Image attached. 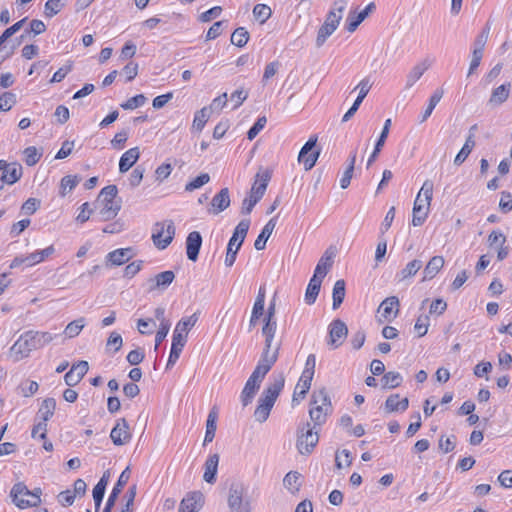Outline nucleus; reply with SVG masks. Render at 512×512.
Returning a JSON list of instances; mask_svg holds the SVG:
<instances>
[{"mask_svg": "<svg viewBox=\"0 0 512 512\" xmlns=\"http://www.w3.org/2000/svg\"><path fill=\"white\" fill-rule=\"evenodd\" d=\"M250 227V220L243 219L235 227L232 237L228 242L227 247H231L234 250H239L247 236Z\"/></svg>", "mask_w": 512, "mask_h": 512, "instance_id": "a211bd4d", "label": "nucleus"}, {"mask_svg": "<svg viewBox=\"0 0 512 512\" xmlns=\"http://www.w3.org/2000/svg\"><path fill=\"white\" fill-rule=\"evenodd\" d=\"M175 274L173 271L167 270L157 274L154 278L149 280L151 283L149 287V291H153L156 289H165L167 288L174 280Z\"/></svg>", "mask_w": 512, "mask_h": 512, "instance_id": "a878e982", "label": "nucleus"}, {"mask_svg": "<svg viewBox=\"0 0 512 512\" xmlns=\"http://www.w3.org/2000/svg\"><path fill=\"white\" fill-rule=\"evenodd\" d=\"M22 173V166L14 162L11 163L10 167L3 172L1 178L6 184L12 185L20 180Z\"/></svg>", "mask_w": 512, "mask_h": 512, "instance_id": "4c0bfd02", "label": "nucleus"}, {"mask_svg": "<svg viewBox=\"0 0 512 512\" xmlns=\"http://www.w3.org/2000/svg\"><path fill=\"white\" fill-rule=\"evenodd\" d=\"M328 345L332 349L339 348L348 335V328L344 321L340 319L333 320L329 325Z\"/></svg>", "mask_w": 512, "mask_h": 512, "instance_id": "9b49d317", "label": "nucleus"}, {"mask_svg": "<svg viewBox=\"0 0 512 512\" xmlns=\"http://www.w3.org/2000/svg\"><path fill=\"white\" fill-rule=\"evenodd\" d=\"M210 181V176L207 173H202L192 181L188 182L185 186V191L192 192L196 189L201 188Z\"/></svg>", "mask_w": 512, "mask_h": 512, "instance_id": "13d9d810", "label": "nucleus"}, {"mask_svg": "<svg viewBox=\"0 0 512 512\" xmlns=\"http://www.w3.org/2000/svg\"><path fill=\"white\" fill-rule=\"evenodd\" d=\"M403 381L400 373L389 371L385 373L381 379L382 388L393 389L399 387Z\"/></svg>", "mask_w": 512, "mask_h": 512, "instance_id": "c03bdc74", "label": "nucleus"}, {"mask_svg": "<svg viewBox=\"0 0 512 512\" xmlns=\"http://www.w3.org/2000/svg\"><path fill=\"white\" fill-rule=\"evenodd\" d=\"M443 95H444V91H443L442 88H437L433 92V94L431 95V97L429 99L428 106H427V108L425 109L424 113L421 116L420 123L425 122L430 117V115L432 114L434 108L436 107V105L442 99Z\"/></svg>", "mask_w": 512, "mask_h": 512, "instance_id": "79ce46f5", "label": "nucleus"}, {"mask_svg": "<svg viewBox=\"0 0 512 512\" xmlns=\"http://www.w3.org/2000/svg\"><path fill=\"white\" fill-rule=\"evenodd\" d=\"M118 194V189L116 185H108L104 187L98 196L97 202H117L115 200Z\"/></svg>", "mask_w": 512, "mask_h": 512, "instance_id": "6e6d98bb", "label": "nucleus"}, {"mask_svg": "<svg viewBox=\"0 0 512 512\" xmlns=\"http://www.w3.org/2000/svg\"><path fill=\"white\" fill-rule=\"evenodd\" d=\"M276 330L277 327L269 323H265L262 327V335L265 340L258 364L269 369L276 363L281 347V340L275 338Z\"/></svg>", "mask_w": 512, "mask_h": 512, "instance_id": "f03ea898", "label": "nucleus"}, {"mask_svg": "<svg viewBox=\"0 0 512 512\" xmlns=\"http://www.w3.org/2000/svg\"><path fill=\"white\" fill-rule=\"evenodd\" d=\"M269 371V368L257 364L241 392V402L243 406H247L252 402L256 392L260 388L261 382Z\"/></svg>", "mask_w": 512, "mask_h": 512, "instance_id": "0eeeda50", "label": "nucleus"}, {"mask_svg": "<svg viewBox=\"0 0 512 512\" xmlns=\"http://www.w3.org/2000/svg\"><path fill=\"white\" fill-rule=\"evenodd\" d=\"M399 299L396 296L386 298L379 306L382 317L387 322H391L395 319L399 312Z\"/></svg>", "mask_w": 512, "mask_h": 512, "instance_id": "6ab92c4d", "label": "nucleus"}, {"mask_svg": "<svg viewBox=\"0 0 512 512\" xmlns=\"http://www.w3.org/2000/svg\"><path fill=\"white\" fill-rule=\"evenodd\" d=\"M390 127H391V119H387L384 123V126L382 128L380 136L375 144L374 150L368 159L367 167H370V165L377 159V157H378L379 153L381 152V150L385 144V141L388 137Z\"/></svg>", "mask_w": 512, "mask_h": 512, "instance_id": "c85d7f7f", "label": "nucleus"}, {"mask_svg": "<svg viewBox=\"0 0 512 512\" xmlns=\"http://www.w3.org/2000/svg\"><path fill=\"white\" fill-rule=\"evenodd\" d=\"M140 151L138 147L131 148L122 154L119 160V171L127 172L139 159Z\"/></svg>", "mask_w": 512, "mask_h": 512, "instance_id": "bb28decb", "label": "nucleus"}, {"mask_svg": "<svg viewBox=\"0 0 512 512\" xmlns=\"http://www.w3.org/2000/svg\"><path fill=\"white\" fill-rule=\"evenodd\" d=\"M334 256L335 254L333 251H331L330 249L326 250L322 257L320 258V260L318 261L314 274L324 278L333 265Z\"/></svg>", "mask_w": 512, "mask_h": 512, "instance_id": "473e14b6", "label": "nucleus"}, {"mask_svg": "<svg viewBox=\"0 0 512 512\" xmlns=\"http://www.w3.org/2000/svg\"><path fill=\"white\" fill-rule=\"evenodd\" d=\"M95 209H98V218L101 222H106L114 219L120 209V202H96Z\"/></svg>", "mask_w": 512, "mask_h": 512, "instance_id": "f3484780", "label": "nucleus"}, {"mask_svg": "<svg viewBox=\"0 0 512 512\" xmlns=\"http://www.w3.org/2000/svg\"><path fill=\"white\" fill-rule=\"evenodd\" d=\"M312 379H313L312 377H308L306 375H301V377L295 387V390H294L293 399H292L293 402L298 401L299 398L303 399L306 396L307 392L310 389Z\"/></svg>", "mask_w": 512, "mask_h": 512, "instance_id": "ea45409f", "label": "nucleus"}, {"mask_svg": "<svg viewBox=\"0 0 512 512\" xmlns=\"http://www.w3.org/2000/svg\"><path fill=\"white\" fill-rule=\"evenodd\" d=\"M301 474L297 471L288 472L284 479L283 485L284 487L291 492L292 494H296L299 492L301 487Z\"/></svg>", "mask_w": 512, "mask_h": 512, "instance_id": "e433bc0d", "label": "nucleus"}, {"mask_svg": "<svg viewBox=\"0 0 512 512\" xmlns=\"http://www.w3.org/2000/svg\"><path fill=\"white\" fill-rule=\"evenodd\" d=\"M80 180L81 178L76 175H67L63 177L60 184V195L64 197L68 192L72 191Z\"/></svg>", "mask_w": 512, "mask_h": 512, "instance_id": "8fccbe9b", "label": "nucleus"}, {"mask_svg": "<svg viewBox=\"0 0 512 512\" xmlns=\"http://www.w3.org/2000/svg\"><path fill=\"white\" fill-rule=\"evenodd\" d=\"M219 463V455L213 454L208 457L205 462L203 479L210 484H213L216 481V474L218 470Z\"/></svg>", "mask_w": 512, "mask_h": 512, "instance_id": "7c9ffc66", "label": "nucleus"}, {"mask_svg": "<svg viewBox=\"0 0 512 512\" xmlns=\"http://www.w3.org/2000/svg\"><path fill=\"white\" fill-rule=\"evenodd\" d=\"M444 263L445 261L442 256L432 257L424 268L422 281L433 279L442 269Z\"/></svg>", "mask_w": 512, "mask_h": 512, "instance_id": "c756f323", "label": "nucleus"}, {"mask_svg": "<svg viewBox=\"0 0 512 512\" xmlns=\"http://www.w3.org/2000/svg\"><path fill=\"white\" fill-rule=\"evenodd\" d=\"M429 67L430 63L428 60H424L414 66L407 76L406 87L411 88L422 77V75Z\"/></svg>", "mask_w": 512, "mask_h": 512, "instance_id": "f704fd0d", "label": "nucleus"}, {"mask_svg": "<svg viewBox=\"0 0 512 512\" xmlns=\"http://www.w3.org/2000/svg\"><path fill=\"white\" fill-rule=\"evenodd\" d=\"M309 422L298 430L297 449L301 454H310L319 441L318 431Z\"/></svg>", "mask_w": 512, "mask_h": 512, "instance_id": "1a4fd4ad", "label": "nucleus"}, {"mask_svg": "<svg viewBox=\"0 0 512 512\" xmlns=\"http://www.w3.org/2000/svg\"><path fill=\"white\" fill-rule=\"evenodd\" d=\"M156 327L155 320L148 319H139L137 321V329L141 334H151L153 333V329Z\"/></svg>", "mask_w": 512, "mask_h": 512, "instance_id": "338daca9", "label": "nucleus"}, {"mask_svg": "<svg viewBox=\"0 0 512 512\" xmlns=\"http://www.w3.org/2000/svg\"><path fill=\"white\" fill-rule=\"evenodd\" d=\"M25 334L21 335L20 338L14 343L11 350L16 354H20L22 357H26L32 351L28 346V342L25 341Z\"/></svg>", "mask_w": 512, "mask_h": 512, "instance_id": "bf43d9fd", "label": "nucleus"}, {"mask_svg": "<svg viewBox=\"0 0 512 512\" xmlns=\"http://www.w3.org/2000/svg\"><path fill=\"white\" fill-rule=\"evenodd\" d=\"M217 417H218L217 411L215 410V408H213L209 412L207 421H206V432H205V437H204V442H203L204 445L212 442L215 437V432L217 429V425H216Z\"/></svg>", "mask_w": 512, "mask_h": 512, "instance_id": "c9c22d12", "label": "nucleus"}, {"mask_svg": "<svg viewBox=\"0 0 512 512\" xmlns=\"http://www.w3.org/2000/svg\"><path fill=\"white\" fill-rule=\"evenodd\" d=\"M511 83L506 82L492 90L488 103L491 106H500L510 95Z\"/></svg>", "mask_w": 512, "mask_h": 512, "instance_id": "b1692460", "label": "nucleus"}, {"mask_svg": "<svg viewBox=\"0 0 512 512\" xmlns=\"http://www.w3.org/2000/svg\"><path fill=\"white\" fill-rule=\"evenodd\" d=\"M345 281L343 279L337 280L333 287V309H337L345 298Z\"/></svg>", "mask_w": 512, "mask_h": 512, "instance_id": "a18cd8bd", "label": "nucleus"}, {"mask_svg": "<svg viewBox=\"0 0 512 512\" xmlns=\"http://www.w3.org/2000/svg\"><path fill=\"white\" fill-rule=\"evenodd\" d=\"M55 252V248L53 245L46 247L45 249L35 251L26 256V260H28V266H33L38 263H41L46 258L51 256Z\"/></svg>", "mask_w": 512, "mask_h": 512, "instance_id": "a19ab883", "label": "nucleus"}, {"mask_svg": "<svg viewBox=\"0 0 512 512\" xmlns=\"http://www.w3.org/2000/svg\"><path fill=\"white\" fill-rule=\"evenodd\" d=\"M269 180L270 174L268 171L257 173L255 181L251 187L250 194L261 199L265 194Z\"/></svg>", "mask_w": 512, "mask_h": 512, "instance_id": "393cba45", "label": "nucleus"}, {"mask_svg": "<svg viewBox=\"0 0 512 512\" xmlns=\"http://www.w3.org/2000/svg\"><path fill=\"white\" fill-rule=\"evenodd\" d=\"M272 15L271 8L266 4H257L253 8V16L254 18L260 22V24H264Z\"/></svg>", "mask_w": 512, "mask_h": 512, "instance_id": "603ef678", "label": "nucleus"}, {"mask_svg": "<svg viewBox=\"0 0 512 512\" xmlns=\"http://www.w3.org/2000/svg\"><path fill=\"white\" fill-rule=\"evenodd\" d=\"M276 226V218H271L266 225L263 227L262 231L258 235L257 239L254 242V247L256 250H263L266 246V242L273 233Z\"/></svg>", "mask_w": 512, "mask_h": 512, "instance_id": "2f4dec72", "label": "nucleus"}, {"mask_svg": "<svg viewBox=\"0 0 512 512\" xmlns=\"http://www.w3.org/2000/svg\"><path fill=\"white\" fill-rule=\"evenodd\" d=\"M267 119L265 116L259 117L254 125L248 130L247 138L253 140L259 132L265 127Z\"/></svg>", "mask_w": 512, "mask_h": 512, "instance_id": "774afa93", "label": "nucleus"}, {"mask_svg": "<svg viewBox=\"0 0 512 512\" xmlns=\"http://www.w3.org/2000/svg\"><path fill=\"white\" fill-rule=\"evenodd\" d=\"M89 365L87 361H79L72 365L71 369L65 374V383L72 387L77 385L88 372Z\"/></svg>", "mask_w": 512, "mask_h": 512, "instance_id": "dca6fc26", "label": "nucleus"}, {"mask_svg": "<svg viewBox=\"0 0 512 512\" xmlns=\"http://www.w3.org/2000/svg\"><path fill=\"white\" fill-rule=\"evenodd\" d=\"M42 489L29 490L23 482L14 484L10 491L12 502L20 509L36 507L41 503Z\"/></svg>", "mask_w": 512, "mask_h": 512, "instance_id": "423d86ee", "label": "nucleus"}, {"mask_svg": "<svg viewBox=\"0 0 512 512\" xmlns=\"http://www.w3.org/2000/svg\"><path fill=\"white\" fill-rule=\"evenodd\" d=\"M429 325L430 323L428 315H420L418 317L414 325V329L417 332L418 337H423L426 335Z\"/></svg>", "mask_w": 512, "mask_h": 512, "instance_id": "e2e57ef3", "label": "nucleus"}, {"mask_svg": "<svg viewBox=\"0 0 512 512\" xmlns=\"http://www.w3.org/2000/svg\"><path fill=\"white\" fill-rule=\"evenodd\" d=\"M25 334V341L32 350H37L49 344L57 335L50 332L27 331Z\"/></svg>", "mask_w": 512, "mask_h": 512, "instance_id": "2eb2a0df", "label": "nucleus"}, {"mask_svg": "<svg viewBox=\"0 0 512 512\" xmlns=\"http://www.w3.org/2000/svg\"><path fill=\"white\" fill-rule=\"evenodd\" d=\"M186 342L187 340H185L183 337L173 335L171 350L166 365L167 369L173 367L177 362Z\"/></svg>", "mask_w": 512, "mask_h": 512, "instance_id": "cd10ccee", "label": "nucleus"}, {"mask_svg": "<svg viewBox=\"0 0 512 512\" xmlns=\"http://www.w3.org/2000/svg\"><path fill=\"white\" fill-rule=\"evenodd\" d=\"M175 236V226L172 220L157 222L153 226L152 240L158 249H165Z\"/></svg>", "mask_w": 512, "mask_h": 512, "instance_id": "6e6552de", "label": "nucleus"}, {"mask_svg": "<svg viewBox=\"0 0 512 512\" xmlns=\"http://www.w3.org/2000/svg\"><path fill=\"white\" fill-rule=\"evenodd\" d=\"M230 206V196L228 188H222L212 199L211 208L208 209L210 214L217 215Z\"/></svg>", "mask_w": 512, "mask_h": 512, "instance_id": "412c9836", "label": "nucleus"}, {"mask_svg": "<svg viewBox=\"0 0 512 512\" xmlns=\"http://www.w3.org/2000/svg\"><path fill=\"white\" fill-rule=\"evenodd\" d=\"M245 488L241 483H233L229 488L228 506L232 512H250V504L248 501L244 502L243 497Z\"/></svg>", "mask_w": 512, "mask_h": 512, "instance_id": "9d476101", "label": "nucleus"}, {"mask_svg": "<svg viewBox=\"0 0 512 512\" xmlns=\"http://www.w3.org/2000/svg\"><path fill=\"white\" fill-rule=\"evenodd\" d=\"M311 408L309 416L313 422V428L322 426L327 419L328 413L331 411V401L324 388L314 391L311 396Z\"/></svg>", "mask_w": 512, "mask_h": 512, "instance_id": "39448f33", "label": "nucleus"}, {"mask_svg": "<svg viewBox=\"0 0 512 512\" xmlns=\"http://www.w3.org/2000/svg\"><path fill=\"white\" fill-rule=\"evenodd\" d=\"M110 438L114 445L123 446L130 442L132 434L125 418H119L110 432Z\"/></svg>", "mask_w": 512, "mask_h": 512, "instance_id": "f8f14e48", "label": "nucleus"}, {"mask_svg": "<svg viewBox=\"0 0 512 512\" xmlns=\"http://www.w3.org/2000/svg\"><path fill=\"white\" fill-rule=\"evenodd\" d=\"M202 245V236L198 231H192L186 238V253L189 260L195 262L198 259Z\"/></svg>", "mask_w": 512, "mask_h": 512, "instance_id": "aec40b11", "label": "nucleus"}, {"mask_svg": "<svg viewBox=\"0 0 512 512\" xmlns=\"http://www.w3.org/2000/svg\"><path fill=\"white\" fill-rule=\"evenodd\" d=\"M130 478V468L126 467L122 473L120 474L115 486L113 487L108 500L106 502L105 508L102 512H111L112 507L115 505V502L122 492L124 486L128 483Z\"/></svg>", "mask_w": 512, "mask_h": 512, "instance_id": "4468645a", "label": "nucleus"}, {"mask_svg": "<svg viewBox=\"0 0 512 512\" xmlns=\"http://www.w3.org/2000/svg\"><path fill=\"white\" fill-rule=\"evenodd\" d=\"M55 409L56 400L54 398L44 399L37 413L40 421L47 423V421L54 415Z\"/></svg>", "mask_w": 512, "mask_h": 512, "instance_id": "58836bf2", "label": "nucleus"}, {"mask_svg": "<svg viewBox=\"0 0 512 512\" xmlns=\"http://www.w3.org/2000/svg\"><path fill=\"white\" fill-rule=\"evenodd\" d=\"M356 162V152H352L349 156V165L344 171L341 179H340V186L342 189H346L350 185V181L352 179L354 166Z\"/></svg>", "mask_w": 512, "mask_h": 512, "instance_id": "49530a36", "label": "nucleus"}, {"mask_svg": "<svg viewBox=\"0 0 512 512\" xmlns=\"http://www.w3.org/2000/svg\"><path fill=\"white\" fill-rule=\"evenodd\" d=\"M347 1L346 0H336L333 3L331 10L328 12L326 19L323 25L319 28L317 38H316V46L321 47L327 38L333 34V32L337 29L340 21L343 17V12L346 8Z\"/></svg>", "mask_w": 512, "mask_h": 512, "instance_id": "7ed1b4c3", "label": "nucleus"}, {"mask_svg": "<svg viewBox=\"0 0 512 512\" xmlns=\"http://www.w3.org/2000/svg\"><path fill=\"white\" fill-rule=\"evenodd\" d=\"M65 5V0H48L44 6V15L48 18H52L57 15Z\"/></svg>", "mask_w": 512, "mask_h": 512, "instance_id": "de8ad7c7", "label": "nucleus"}, {"mask_svg": "<svg viewBox=\"0 0 512 512\" xmlns=\"http://www.w3.org/2000/svg\"><path fill=\"white\" fill-rule=\"evenodd\" d=\"M147 98L143 94L136 95L134 97H131L126 102L122 103L120 106L124 110H133L135 108H138L146 102Z\"/></svg>", "mask_w": 512, "mask_h": 512, "instance_id": "680f3d73", "label": "nucleus"}, {"mask_svg": "<svg viewBox=\"0 0 512 512\" xmlns=\"http://www.w3.org/2000/svg\"><path fill=\"white\" fill-rule=\"evenodd\" d=\"M433 187L434 185L431 180H425L416 196L412 218V224L414 226H421L428 216L433 196Z\"/></svg>", "mask_w": 512, "mask_h": 512, "instance_id": "20e7f679", "label": "nucleus"}, {"mask_svg": "<svg viewBox=\"0 0 512 512\" xmlns=\"http://www.w3.org/2000/svg\"><path fill=\"white\" fill-rule=\"evenodd\" d=\"M422 262L418 259L410 261L397 275L399 281H404L416 275L421 269Z\"/></svg>", "mask_w": 512, "mask_h": 512, "instance_id": "37998d69", "label": "nucleus"}, {"mask_svg": "<svg viewBox=\"0 0 512 512\" xmlns=\"http://www.w3.org/2000/svg\"><path fill=\"white\" fill-rule=\"evenodd\" d=\"M16 103V96L11 92H4L0 96V111H9Z\"/></svg>", "mask_w": 512, "mask_h": 512, "instance_id": "69168bd1", "label": "nucleus"}, {"mask_svg": "<svg viewBox=\"0 0 512 512\" xmlns=\"http://www.w3.org/2000/svg\"><path fill=\"white\" fill-rule=\"evenodd\" d=\"M25 163L28 166H34L41 158V153L38 152L36 147L30 146L24 150Z\"/></svg>", "mask_w": 512, "mask_h": 512, "instance_id": "0e129e2a", "label": "nucleus"}, {"mask_svg": "<svg viewBox=\"0 0 512 512\" xmlns=\"http://www.w3.org/2000/svg\"><path fill=\"white\" fill-rule=\"evenodd\" d=\"M201 499V495L199 493L189 494L187 497L183 498L180 503V510L197 512V502Z\"/></svg>", "mask_w": 512, "mask_h": 512, "instance_id": "3c124183", "label": "nucleus"}, {"mask_svg": "<svg viewBox=\"0 0 512 512\" xmlns=\"http://www.w3.org/2000/svg\"><path fill=\"white\" fill-rule=\"evenodd\" d=\"M209 117H210V114H209L208 108L204 107V108L200 109L199 111H197L195 113L194 120H193V125H192L193 128L196 129L197 131H201L204 128Z\"/></svg>", "mask_w": 512, "mask_h": 512, "instance_id": "4d7b16f0", "label": "nucleus"}, {"mask_svg": "<svg viewBox=\"0 0 512 512\" xmlns=\"http://www.w3.org/2000/svg\"><path fill=\"white\" fill-rule=\"evenodd\" d=\"M84 326H85V318L80 317V318L70 322L66 326V328L64 330V334L66 335L67 338H74L80 334V332L82 331Z\"/></svg>", "mask_w": 512, "mask_h": 512, "instance_id": "09e8293b", "label": "nucleus"}, {"mask_svg": "<svg viewBox=\"0 0 512 512\" xmlns=\"http://www.w3.org/2000/svg\"><path fill=\"white\" fill-rule=\"evenodd\" d=\"M371 87H372V83L368 77L362 79L359 82V84L354 88V91L355 90L359 91L358 96H357L356 100L354 101V104L360 106L362 101L364 100V98L369 93Z\"/></svg>", "mask_w": 512, "mask_h": 512, "instance_id": "864d4df0", "label": "nucleus"}, {"mask_svg": "<svg viewBox=\"0 0 512 512\" xmlns=\"http://www.w3.org/2000/svg\"><path fill=\"white\" fill-rule=\"evenodd\" d=\"M364 19L356 11H350L346 19V29L348 32H354Z\"/></svg>", "mask_w": 512, "mask_h": 512, "instance_id": "052dcab7", "label": "nucleus"}, {"mask_svg": "<svg viewBox=\"0 0 512 512\" xmlns=\"http://www.w3.org/2000/svg\"><path fill=\"white\" fill-rule=\"evenodd\" d=\"M249 40V33L244 27H239L234 30L231 35V43L237 47H243Z\"/></svg>", "mask_w": 512, "mask_h": 512, "instance_id": "5fc2aeb1", "label": "nucleus"}, {"mask_svg": "<svg viewBox=\"0 0 512 512\" xmlns=\"http://www.w3.org/2000/svg\"><path fill=\"white\" fill-rule=\"evenodd\" d=\"M284 384L285 376L283 373H279L273 376L272 381L264 389L254 412V417L258 422L262 423L267 420Z\"/></svg>", "mask_w": 512, "mask_h": 512, "instance_id": "f257e3e1", "label": "nucleus"}, {"mask_svg": "<svg viewBox=\"0 0 512 512\" xmlns=\"http://www.w3.org/2000/svg\"><path fill=\"white\" fill-rule=\"evenodd\" d=\"M133 256L134 253L131 247L116 249L107 254V265L110 263V265L121 266L128 262Z\"/></svg>", "mask_w": 512, "mask_h": 512, "instance_id": "5701e85b", "label": "nucleus"}, {"mask_svg": "<svg viewBox=\"0 0 512 512\" xmlns=\"http://www.w3.org/2000/svg\"><path fill=\"white\" fill-rule=\"evenodd\" d=\"M409 406V400L404 397L400 400L399 394L390 395L385 402L387 412L405 411Z\"/></svg>", "mask_w": 512, "mask_h": 512, "instance_id": "72a5a7b5", "label": "nucleus"}, {"mask_svg": "<svg viewBox=\"0 0 512 512\" xmlns=\"http://www.w3.org/2000/svg\"><path fill=\"white\" fill-rule=\"evenodd\" d=\"M317 138L311 137L301 148L298 161L304 164L306 171L311 170L319 157V151L313 152V148L316 146Z\"/></svg>", "mask_w": 512, "mask_h": 512, "instance_id": "ddd939ff", "label": "nucleus"}, {"mask_svg": "<svg viewBox=\"0 0 512 512\" xmlns=\"http://www.w3.org/2000/svg\"><path fill=\"white\" fill-rule=\"evenodd\" d=\"M199 312H195L188 317H183L174 329L173 335L183 337L187 340L189 331L196 325L199 320Z\"/></svg>", "mask_w": 512, "mask_h": 512, "instance_id": "4be33fe9", "label": "nucleus"}]
</instances>
